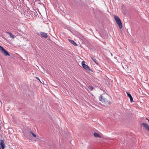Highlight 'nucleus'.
<instances>
[{
  "label": "nucleus",
  "mask_w": 149,
  "mask_h": 149,
  "mask_svg": "<svg viewBox=\"0 0 149 149\" xmlns=\"http://www.w3.org/2000/svg\"><path fill=\"white\" fill-rule=\"evenodd\" d=\"M36 78L38 80H39V81H40V82H41V81H40V80L39 79L38 77H36Z\"/></svg>",
  "instance_id": "15"
},
{
  "label": "nucleus",
  "mask_w": 149,
  "mask_h": 149,
  "mask_svg": "<svg viewBox=\"0 0 149 149\" xmlns=\"http://www.w3.org/2000/svg\"><path fill=\"white\" fill-rule=\"evenodd\" d=\"M0 145L2 149H3L5 148V144L3 140H0Z\"/></svg>",
  "instance_id": "7"
},
{
  "label": "nucleus",
  "mask_w": 149,
  "mask_h": 149,
  "mask_svg": "<svg viewBox=\"0 0 149 149\" xmlns=\"http://www.w3.org/2000/svg\"><path fill=\"white\" fill-rule=\"evenodd\" d=\"M127 96L130 98L131 102H132L133 101V98L132 97L131 95L128 92L127 93Z\"/></svg>",
  "instance_id": "8"
},
{
  "label": "nucleus",
  "mask_w": 149,
  "mask_h": 149,
  "mask_svg": "<svg viewBox=\"0 0 149 149\" xmlns=\"http://www.w3.org/2000/svg\"><path fill=\"white\" fill-rule=\"evenodd\" d=\"M92 60L96 64H98V62L95 58L94 57L92 58Z\"/></svg>",
  "instance_id": "12"
},
{
  "label": "nucleus",
  "mask_w": 149,
  "mask_h": 149,
  "mask_svg": "<svg viewBox=\"0 0 149 149\" xmlns=\"http://www.w3.org/2000/svg\"><path fill=\"white\" fill-rule=\"evenodd\" d=\"M114 19L116 21L117 24L120 29L122 28L123 27L120 18L118 16L114 15Z\"/></svg>",
  "instance_id": "2"
},
{
  "label": "nucleus",
  "mask_w": 149,
  "mask_h": 149,
  "mask_svg": "<svg viewBox=\"0 0 149 149\" xmlns=\"http://www.w3.org/2000/svg\"><path fill=\"white\" fill-rule=\"evenodd\" d=\"M69 41L72 44H73L74 46H77V45L76 42L73 40H72L68 39Z\"/></svg>",
  "instance_id": "10"
},
{
  "label": "nucleus",
  "mask_w": 149,
  "mask_h": 149,
  "mask_svg": "<svg viewBox=\"0 0 149 149\" xmlns=\"http://www.w3.org/2000/svg\"><path fill=\"white\" fill-rule=\"evenodd\" d=\"M141 125L144 127L145 128L149 131V125L145 123H141Z\"/></svg>",
  "instance_id": "5"
},
{
  "label": "nucleus",
  "mask_w": 149,
  "mask_h": 149,
  "mask_svg": "<svg viewBox=\"0 0 149 149\" xmlns=\"http://www.w3.org/2000/svg\"><path fill=\"white\" fill-rule=\"evenodd\" d=\"M6 33L9 34L10 35V38H13L14 37V36L12 34V33L10 32H8L7 31L6 32Z\"/></svg>",
  "instance_id": "11"
},
{
  "label": "nucleus",
  "mask_w": 149,
  "mask_h": 149,
  "mask_svg": "<svg viewBox=\"0 0 149 149\" xmlns=\"http://www.w3.org/2000/svg\"><path fill=\"white\" fill-rule=\"evenodd\" d=\"M0 51L1 53L4 54L5 56H10V55L8 52L3 47L0 46Z\"/></svg>",
  "instance_id": "3"
},
{
  "label": "nucleus",
  "mask_w": 149,
  "mask_h": 149,
  "mask_svg": "<svg viewBox=\"0 0 149 149\" xmlns=\"http://www.w3.org/2000/svg\"><path fill=\"white\" fill-rule=\"evenodd\" d=\"M40 34L42 37L44 38H47L48 37V36L47 34V33L44 32H41L40 33Z\"/></svg>",
  "instance_id": "6"
},
{
  "label": "nucleus",
  "mask_w": 149,
  "mask_h": 149,
  "mask_svg": "<svg viewBox=\"0 0 149 149\" xmlns=\"http://www.w3.org/2000/svg\"><path fill=\"white\" fill-rule=\"evenodd\" d=\"M88 88L89 89H90L91 91L93 89V87L92 86H89L88 87Z\"/></svg>",
  "instance_id": "14"
},
{
  "label": "nucleus",
  "mask_w": 149,
  "mask_h": 149,
  "mask_svg": "<svg viewBox=\"0 0 149 149\" xmlns=\"http://www.w3.org/2000/svg\"><path fill=\"white\" fill-rule=\"evenodd\" d=\"M93 135L95 137H98V138H101V136H100V135L97 133H93Z\"/></svg>",
  "instance_id": "9"
},
{
  "label": "nucleus",
  "mask_w": 149,
  "mask_h": 149,
  "mask_svg": "<svg viewBox=\"0 0 149 149\" xmlns=\"http://www.w3.org/2000/svg\"><path fill=\"white\" fill-rule=\"evenodd\" d=\"M81 63L82 66L84 68L89 71H91L89 67L85 64V62L84 61H82Z\"/></svg>",
  "instance_id": "4"
},
{
  "label": "nucleus",
  "mask_w": 149,
  "mask_h": 149,
  "mask_svg": "<svg viewBox=\"0 0 149 149\" xmlns=\"http://www.w3.org/2000/svg\"><path fill=\"white\" fill-rule=\"evenodd\" d=\"M30 133L32 134V135L33 136V137H36V135L34 134V133L32 132L31 131L30 132Z\"/></svg>",
  "instance_id": "13"
},
{
  "label": "nucleus",
  "mask_w": 149,
  "mask_h": 149,
  "mask_svg": "<svg viewBox=\"0 0 149 149\" xmlns=\"http://www.w3.org/2000/svg\"><path fill=\"white\" fill-rule=\"evenodd\" d=\"M3 149H4V148Z\"/></svg>",
  "instance_id": "16"
},
{
  "label": "nucleus",
  "mask_w": 149,
  "mask_h": 149,
  "mask_svg": "<svg viewBox=\"0 0 149 149\" xmlns=\"http://www.w3.org/2000/svg\"><path fill=\"white\" fill-rule=\"evenodd\" d=\"M109 99V97L107 94H105L102 95L100 98V100L102 102L104 103L106 105L109 104L111 103Z\"/></svg>",
  "instance_id": "1"
}]
</instances>
